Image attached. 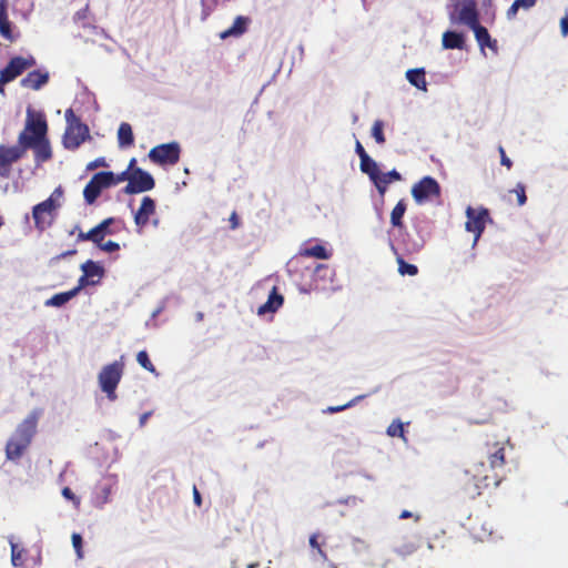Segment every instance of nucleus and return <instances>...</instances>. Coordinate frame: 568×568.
Here are the masks:
<instances>
[{
    "label": "nucleus",
    "instance_id": "13d9d810",
    "mask_svg": "<svg viewBox=\"0 0 568 568\" xmlns=\"http://www.w3.org/2000/svg\"><path fill=\"white\" fill-rule=\"evenodd\" d=\"M465 476H466V480H469V479H470V477H471V479L474 480V484L476 483V480L474 479V477H473V475H471L470 473H469V474H467V473H466V475H465ZM465 485H468V481H465ZM475 489H476V486H475V485H474V489H473V490H471V489H469V488H466V490L468 491V494H469V496H470L471 498H474V497H476V496H477V495H474V496H473V493L475 491Z\"/></svg>",
    "mask_w": 568,
    "mask_h": 568
},
{
    "label": "nucleus",
    "instance_id": "69168bd1",
    "mask_svg": "<svg viewBox=\"0 0 568 568\" xmlns=\"http://www.w3.org/2000/svg\"><path fill=\"white\" fill-rule=\"evenodd\" d=\"M422 247H423V243H420V244H414V246H413L412 251H413V252H418V251H420V248H422Z\"/></svg>",
    "mask_w": 568,
    "mask_h": 568
},
{
    "label": "nucleus",
    "instance_id": "6ab92c4d",
    "mask_svg": "<svg viewBox=\"0 0 568 568\" xmlns=\"http://www.w3.org/2000/svg\"><path fill=\"white\" fill-rule=\"evenodd\" d=\"M402 180V175L395 169L387 173H378L377 178L374 180V185L376 186L378 193L384 196L387 185L394 181Z\"/></svg>",
    "mask_w": 568,
    "mask_h": 568
},
{
    "label": "nucleus",
    "instance_id": "052dcab7",
    "mask_svg": "<svg viewBox=\"0 0 568 568\" xmlns=\"http://www.w3.org/2000/svg\"><path fill=\"white\" fill-rule=\"evenodd\" d=\"M152 415V412H146V413H143L141 416H140V426H144L148 422V419L150 418V416Z\"/></svg>",
    "mask_w": 568,
    "mask_h": 568
},
{
    "label": "nucleus",
    "instance_id": "3c124183",
    "mask_svg": "<svg viewBox=\"0 0 568 568\" xmlns=\"http://www.w3.org/2000/svg\"><path fill=\"white\" fill-rule=\"evenodd\" d=\"M229 221H230V224H231L230 227L232 230H235V229H237L240 226V217H239L236 212H232V214L230 215Z\"/></svg>",
    "mask_w": 568,
    "mask_h": 568
},
{
    "label": "nucleus",
    "instance_id": "a211bd4d",
    "mask_svg": "<svg viewBox=\"0 0 568 568\" xmlns=\"http://www.w3.org/2000/svg\"><path fill=\"white\" fill-rule=\"evenodd\" d=\"M33 67H36V59L32 55H19L11 58L8 65L0 71H24Z\"/></svg>",
    "mask_w": 568,
    "mask_h": 568
},
{
    "label": "nucleus",
    "instance_id": "37998d69",
    "mask_svg": "<svg viewBox=\"0 0 568 568\" xmlns=\"http://www.w3.org/2000/svg\"><path fill=\"white\" fill-rule=\"evenodd\" d=\"M359 398H362V396L356 397L355 399H353V400L348 402V403H347V404H345V405H341V406H329V407L326 409V412H327V413H331V414L342 412V410H344V409H346V408H348V407L353 406V405H354V403H355L357 399H359Z\"/></svg>",
    "mask_w": 568,
    "mask_h": 568
},
{
    "label": "nucleus",
    "instance_id": "20e7f679",
    "mask_svg": "<svg viewBox=\"0 0 568 568\" xmlns=\"http://www.w3.org/2000/svg\"><path fill=\"white\" fill-rule=\"evenodd\" d=\"M123 371L124 364L120 361H115L103 366L98 375L99 386L111 402L118 398L116 388L121 382Z\"/></svg>",
    "mask_w": 568,
    "mask_h": 568
},
{
    "label": "nucleus",
    "instance_id": "c03bdc74",
    "mask_svg": "<svg viewBox=\"0 0 568 568\" xmlns=\"http://www.w3.org/2000/svg\"><path fill=\"white\" fill-rule=\"evenodd\" d=\"M62 495L64 498L73 501V504L78 507L80 505V498L74 495V493L69 487H64L62 489Z\"/></svg>",
    "mask_w": 568,
    "mask_h": 568
},
{
    "label": "nucleus",
    "instance_id": "e2e57ef3",
    "mask_svg": "<svg viewBox=\"0 0 568 568\" xmlns=\"http://www.w3.org/2000/svg\"><path fill=\"white\" fill-rule=\"evenodd\" d=\"M410 517H413V514L410 511H408V510H403L400 513V515H399L400 519H407V518H410Z\"/></svg>",
    "mask_w": 568,
    "mask_h": 568
},
{
    "label": "nucleus",
    "instance_id": "72a5a7b5",
    "mask_svg": "<svg viewBox=\"0 0 568 568\" xmlns=\"http://www.w3.org/2000/svg\"><path fill=\"white\" fill-rule=\"evenodd\" d=\"M136 361L148 372L158 374L154 365L152 364V362L149 358L146 351H140L136 355Z\"/></svg>",
    "mask_w": 568,
    "mask_h": 568
},
{
    "label": "nucleus",
    "instance_id": "393cba45",
    "mask_svg": "<svg viewBox=\"0 0 568 568\" xmlns=\"http://www.w3.org/2000/svg\"><path fill=\"white\" fill-rule=\"evenodd\" d=\"M9 544L11 547V562L14 567H21L24 564L27 550L23 547H20L17 542L13 541V537L9 539Z\"/></svg>",
    "mask_w": 568,
    "mask_h": 568
},
{
    "label": "nucleus",
    "instance_id": "dca6fc26",
    "mask_svg": "<svg viewBox=\"0 0 568 568\" xmlns=\"http://www.w3.org/2000/svg\"><path fill=\"white\" fill-rule=\"evenodd\" d=\"M283 295L278 292L276 286H273L267 301L258 307L257 314L264 315L267 313H274L283 305Z\"/></svg>",
    "mask_w": 568,
    "mask_h": 568
},
{
    "label": "nucleus",
    "instance_id": "49530a36",
    "mask_svg": "<svg viewBox=\"0 0 568 568\" xmlns=\"http://www.w3.org/2000/svg\"><path fill=\"white\" fill-rule=\"evenodd\" d=\"M130 179H131V172H129L128 170L123 171L122 173L116 174V175L113 173L114 185H116L123 181H128V183H130Z\"/></svg>",
    "mask_w": 568,
    "mask_h": 568
},
{
    "label": "nucleus",
    "instance_id": "412c9836",
    "mask_svg": "<svg viewBox=\"0 0 568 568\" xmlns=\"http://www.w3.org/2000/svg\"><path fill=\"white\" fill-rule=\"evenodd\" d=\"M118 141L121 148L132 146L134 143V135L132 126L128 122H122L118 130Z\"/></svg>",
    "mask_w": 568,
    "mask_h": 568
},
{
    "label": "nucleus",
    "instance_id": "423d86ee",
    "mask_svg": "<svg viewBox=\"0 0 568 568\" xmlns=\"http://www.w3.org/2000/svg\"><path fill=\"white\" fill-rule=\"evenodd\" d=\"M446 10L453 24L467 26L479 17L476 0H448Z\"/></svg>",
    "mask_w": 568,
    "mask_h": 568
},
{
    "label": "nucleus",
    "instance_id": "4d7b16f0",
    "mask_svg": "<svg viewBox=\"0 0 568 568\" xmlns=\"http://www.w3.org/2000/svg\"><path fill=\"white\" fill-rule=\"evenodd\" d=\"M193 499H194L195 505L200 507L202 504V498H201V494H200L199 489L196 488V486L193 487Z\"/></svg>",
    "mask_w": 568,
    "mask_h": 568
},
{
    "label": "nucleus",
    "instance_id": "6e6d98bb",
    "mask_svg": "<svg viewBox=\"0 0 568 568\" xmlns=\"http://www.w3.org/2000/svg\"><path fill=\"white\" fill-rule=\"evenodd\" d=\"M560 29L564 37L568 36V16L561 19Z\"/></svg>",
    "mask_w": 568,
    "mask_h": 568
},
{
    "label": "nucleus",
    "instance_id": "e433bc0d",
    "mask_svg": "<svg viewBox=\"0 0 568 568\" xmlns=\"http://www.w3.org/2000/svg\"><path fill=\"white\" fill-rule=\"evenodd\" d=\"M511 192L516 194L518 205L523 206L527 201L525 185L523 183H517Z\"/></svg>",
    "mask_w": 568,
    "mask_h": 568
},
{
    "label": "nucleus",
    "instance_id": "09e8293b",
    "mask_svg": "<svg viewBox=\"0 0 568 568\" xmlns=\"http://www.w3.org/2000/svg\"><path fill=\"white\" fill-rule=\"evenodd\" d=\"M499 153H500V163L505 165L507 169H510L513 166V162L506 155V152L503 146H499Z\"/></svg>",
    "mask_w": 568,
    "mask_h": 568
},
{
    "label": "nucleus",
    "instance_id": "c85d7f7f",
    "mask_svg": "<svg viewBox=\"0 0 568 568\" xmlns=\"http://www.w3.org/2000/svg\"><path fill=\"white\" fill-rule=\"evenodd\" d=\"M114 217H108L93 227V231L95 232L100 242L104 240L105 235H112L116 232L110 227L112 224H114Z\"/></svg>",
    "mask_w": 568,
    "mask_h": 568
},
{
    "label": "nucleus",
    "instance_id": "bf43d9fd",
    "mask_svg": "<svg viewBox=\"0 0 568 568\" xmlns=\"http://www.w3.org/2000/svg\"><path fill=\"white\" fill-rule=\"evenodd\" d=\"M38 74L40 75V80H39L38 84H36V85L33 87L34 89H39V88H40V85H41L42 83H45V82L48 81V78H49V77H48V75H49V73H38Z\"/></svg>",
    "mask_w": 568,
    "mask_h": 568
},
{
    "label": "nucleus",
    "instance_id": "f3484780",
    "mask_svg": "<svg viewBox=\"0 0 568 568\" xmlns=\"http://www.w3.org/2000/svg\"><path fill=\"white\" fill-rule=\"evenodd\" d=\"M250 19L247 17L237 16L233 24L220 33V38L225 40L227 38H239L245 33Z\"/></svg>",
    "mask_w": 568,
    "mask_h": 568
},
{
    "label": "nucleus",
    "instance_id": "f257e3e1",
    "mask_svg": "<svg viewBox=\"0 0 568 568\" xmlns=\"http://www.w3.org/2000/svg\"><path fill=\"white\" fill-rule=\"evenodd\" d=\"M508 443L509 438L505 435L497 433H487L485 435L481 450L483 455L488 460V466L480 462L467 470V474L470 473L476 480V489L473 496L480 495L481 490L488 488L490 485H499L500 479L495 473V469L501 468L506 464L505 449Z\"/></svg>",
    "mask_w": 568,
    "mask_h": 568
},
{
    "label": "nucleus",
    "instance_id": "58836bf2",
    "mask_svg": "<svg viewBox=\"0 0 568 568\" xmlns=\"http://www.w3.org/2000/svg\"><path fill=\"white\" fill-rule=\"evenodd\" d=\"M78 241H91L92 243H100L99 237L97 236L93 229L88 232H80L78 235Z\"/></svg>",
    "mask_w": 568,
    "mask_h": 568
},
{
    "label": "nucleus",
    "instance_id": "ddd939ff",
    "mask_svg": "<svg viewBox=\"0 0 568 568\" xmlns=\"http://www.w3.org/2000/svg\"><path fill=\"white\" fill-rule=\"evenodd\" d=\"M466 230L475 234L474 243H476L485 230L487 220H489V212L485 207L475 210L471 206H468L466 210Z\"/></svg>",
    "mask_w": 568,
    "mask_h": 568
},
{
    "label": "nucleus",
    "instance_id": "f704fd0d",
    "mask_svg": "<svg viewBox=\"0 0 568 568\" xmlns=\"http://www.w3.org/2000/svg\"><path fill=\"white\" fill-rule=\"evenodd\" d=\"M383 130H384L383 121L376 120L372 128V135L378 144H383L386 141Z\"/></svg>",
    "mask_w": 568,
    "mask_h": 568
},
{
    "label": "nucleus",
    "instance_id": "7ed1b4c3",
    "mask_svg": "<svg viewBox=\"0 0 568 568\" xmlns=\"http://www.w3.org/2000/svg\"><path fill=\"white\" fill-rule=\"evenodd\" d=\"M39 410H32L16 428L6 445V458L18 462L31 445L37 433Z\"/></svg>",
    "mask_w": 568,
    "mask_h": 568
},
{
    "label": "nucleus",
    "instance_id": "864d4df0",
    "mask_svg": "<svg viewBox=\"0 0 568 568\" xmlns=\"http://www.w3.org/2000/svg\"><path fill=\"white\" fill-rule=\"evenodd\" d=\"M88 12H89V6L87 4L83 9L79 10L75 16H74V19L77 21H81V20H84L88 16Z\"/></svg>",
    "mask_w": 568,
    "mask_h": 568
},
{
    "label": "nucleus",
    "instance_id": "0e129e2a",
    "mask_svg": "<svg viewBox=\"0 0 568 568\" xmlns=\"http://www.w3.org/2000/svg\"><path fill=\"white\" fill-rule=\"evenodd\" d=\"M135 163H136V160L135 159H131V161L129 163V168H128L129 172L130 171L132 172L134 170L133 166L135 165Z\"/></svg>",
    "mask_w": 568,
    "mask_h": 568
},
{
    "label": "nucleus",
    "instance_id": "2eb2a0df",
    "mask_svg": "<svg viewBox=\"0 0 568 568\" xmlns=\"http://www.w3.org/2000/svg\"><path fill=\"white\" fill-rule=\"evenodd\" d=\"M467 27L474 31L476 41L478 42L480 49H484L485 47L491 49L495 48L496 41L491 40L487 28L479 23V17L475 19L474 23H468Z\"/></svg>",
    "mask_w": 568,
    "mask_h": 568
},
{
    "label": "nucleus",
    "instance_id": "aec40b11",
    "mask_svg": "<svg viewBox=\"0 0 568 568\" xmlns=\"http://www.w3.org/2000/svg\"><path fill=\"white\" fill-rule=\"evenodd\" d=\"M465 44V38L463 33L457 31L448 30L443 34V47L444 49H463Z\"/></svg>",
    "mask_w": 568,
    "mask_h": 568
},
{
    "label": "nucleus",
    "instance_id": "79ce46f5",
    "mask_svg": "<svg viewBox=\"0 0 568 568\" xmlns=\"http://www.w3.org/2000/svg\"><path fill=\"white\" fill-rule=\"evenodd\" d=\"M21 73H0V92H3V84L14 80Z\"/></svg>",
    "mask_w": 568,
    "mask_h": 568
},
{
    "label": "nucleus",
    "instance_id": "7c9ffc66",
    "mask_svg": "<svg viewBox=\"0 0 568 568\" xmlns=\"http://www.w3.org/2000/svg\"><path fill=\"white\" fill-rule=\"evenodd\" d=\"M81 268L88 277H101L103 275V268L91 260L83 263Z\"/></svg>",
    "mask_w": 568,
    "mask_h": 568
},
{
    "label": "nucleus",
    "instance_id": "5fc2aeb1",
    "mask_svg": "<svg viewBox=\"0 0 568 568\" xmlns=\"http://www.w3.org/2000/svg\"><path fill=\"white\" fill-rule=\"evenodd\" d=\"M355 151L361 160L363 159V156L368 155L359 141H356Z\"/></svg>",
    "mask_w": 568,
    "mask_h": 568
},
{
    "label": "nucleus",
    "instance_id": "1a4fd4ad",
    "mask_svg": "<svg viewBox=\"0 0 568 568\" xmlns=\"http://www.w3.org/2000/svg\"><path fill=\"white\" fill-rule=\"evenodd\" d=\"M114 185L113 172L103 171L95 173L83 190V197L87 204L92 205L100 196L102 190Z\"/></svg>",
    "mask_w": 568,
    "mask_h": 568
},
{
    "label": "nucleus",
    "instance_id": "680f3d73",
    "mask_svg": "<svg viewBox=\"0 0 568 568\" xmlns=\"http://www.w3.org/2000/svg\"><path fill=\"white\" fill-rule=\"evenodd\" d=\"M75 253H77V250H70V251H67V252H63V253H61V254L57 255V256L54 257V260L59 261V260L64 258V257H67V256L73 255V254H75Z\"/></svg>",
    "mask_w": 568,
    "mask_h": 568
},
{
    "label": "nucleus",
    "instance_id": "a19ab883",
    "mask_svg": "<svg viewBox=\"0 0 568 568\" xmlns=\"http://www.w3.org/2000/svg\"><path fill=\"white\" fill-rule=\"evenodd\" d=\"M71 539H72L73 548L77 551L78 558H82L83 554H82V537H81V535L74 532V534H72Z\"/></svg>",
    "mask_w": 568,
    "mask_h": 568
},
{
    "label": "nucleus",
    "instance_id": "5701e85b",
    "mask_svg": "<svg viewBox=\"0 0 568 568\" xmlns=\"http://www.w3.org/2000/svg\"><path fill=\"white\" fill-rule=\"evenodd\" d=\"M77 296V290L54 294L45 301V306L61 307Z\"/></svg>",
    "mask_w": 568,
    "mask_h": 568
},
{
    "label": "nucleus",
    "instance_id": "8fccbe9b",
    "mask_svg": "<svg viewBox=\"0 0 568 568\" xmlns=\"http://www.w3.org/2000/svg\"><path fill=\"white\" fill-rule=\"evenodd\" d=\"M89 277L83 273V275L79 278V283L75 287H73L72 290H77V295L79 294V292L89 284Z\"/></svg>",
    "mask_w": 568,
    "mask_h": 568
},
{
    "label": "nucleus",
    "instance_id": "b1692460",
    "mask_svg": "<svg viewBox=\"0 0 568 568\" xmlns=\"http://www.w3.org/2000/svg\"><path fill=\"white\" fill-rule=\"evenodd\" d=\"M308 542L311 548L315 550L324 561H328L327 554L323 549V546L326 544V539L320 532L312 534L310 536Z\"/></svg>",
    "mask_w": 568,
    "mask_h": 568
},
{
    "label": "nucleus",
    "instance_id": "4468645a",
    "mask_svg": "<svg viewBox=\"0 0 568 568\" xmlns=\"http://www.w3.org/2000/svg\"><path fill=\"white\" fill-rule=\"evenodd\" d=\"M155 201L151 196H144L139 210L134 213V223L138 233H142L143 229L150 222L151 216L155 214Z\"/></svg>",
    "mask_w": 568,
    "mask_h": 568
},
{
    "label": "nucleus",
    "instance_id": "f8f14e48",
    "mask_svg": "<svg viewBox=\"0 0 568 568\" xmlns=\"http://www.w3.org/2000/svg\"><path fill=\"white\" fill-rule=\"evenodd\" d=\"M155 186L153 176L143 171L141 168H135L131 172L130 183L123 189L125 194H138L146 191H151Z\"/></svg>",
    "mask_w": 568,
    "mask_h": 568
},
{
    "label": "nucleus",
    "instance_id": "9d476101",
    "mask_svg": "<svg viewBox=\"0 0 568 568\" xmlns=\"http://www.w3.org/2000/svg\"><path fill=\"white\" fill-rule=\"evenodd\" d=\"M181 148L178 142L156 145L149 152V158L159 165H174L179 162Z\"/></svg>",
    "mask_w": 568,
    "mask_h": 568
},
{
    "label": "nucleus",
    "instance_id": "4c0bfd02",
    "mask_svg": "<svg viewBox=\"0 0 568 568\" xmlns=\"http://www.w3.org/2000/svg\"><path fill=\"white\" fill-rule=\"evenodd\" d=\"M95 245L100 250L108 252V253L118 252L120 250L119 243H116L114 241H106V242L101 241L100 243H95Z\"/></svg>",
    "mask_w": 568,
    "mask_h": 568
},
{
    "label": "nucleus",
    "instance_id": "338daca9",
    "mask_svg": "<svg viewBox=\"0 0 568 568\" xmlns=\"http://www.w3.org/2000/svg\"><path fill=\"white\" fill-rule=\"evenodd\" d=\"M406 71L417 72V71H425V69L424 68H410V69H407Z\"/></svg>",
    "mask_w": 568,
    "mask_h": 568
},
{
    "label": "nucleus",
    "instance_id": "39448f33",
    "mask_svg": "<svg viewBox=\"0 0 568 568\" xmlns=\"http://www.w3.org/2000/svg\"><path fill=\"white\" fill-rule=\"evenodd\" d=\"M67 130L63 135V145L69 150L78 149L90 135L89 128L75 116L72 109L65 110Z\"/></svg>",
    "mask_w": 568,
    "mask_h": 568
},
{
    "label": "nucleus",
    "instance_id": "774afa93",
    "mask_svg": "<svg viewBox=\"0 0 568 568\" xmlns=\"http://www.w3.org/2000/svg\"><path fill=\"white\" fill-rule=\"evenodd\" d=\"M327 562H328V567H329V568H336V566H335V564H334V562H332V561H329V560H328Z\"/></svg>",
    "mask_w": 568,
    "mask_h": 568
},
{
    "label": "nucleus",
    "instance_id": "cd10ccee",
    "mask_svg": "<svg viewBox=\"0 0 568 568\" xmlns=\"http://www.w3.org/2000/svg\"><path fill=\"white\" fill-rule=\"evenodd\" d=\"M361 171L369 176L372 182L377 178L379 169L377 163L369 156H363L359 164Z\"/></svg>",
    "mask_w": 568,
    "mask_h": 568
},
{
    "label": "nucleus",
    "instance_id": "f03ea898",
    "mask_svg": "<svg viewBox=\"0 0 568 568\" xmlns=\"http://www.w3.org/2000/svg\"><path fill=\"white\" fill-rule=\"evenodd\" d=\"M48 123L42 113L28 110L26 126L18 135V142L28 150L31 149L37 166L48 162L52 158V149L47 136Z\"/></svg>",
    "mask_w": 568,
    "mask_h": 568
},
{
    "label": "nucleus",
    "instance_id": "4be33fe9",
    "mask_svg": "<svg viewBox=\"0 0 568 568\" xmlns=\"http://www.w3.org/2000/svg\"><path fill=\"white\" fill-rule=\"evenodd\" d=\"M0 34L6 39H12V28L7 14L6 0H0Z\"/></svg>",
    "mask_w": 568,
    "mask_h": 568
},
{
    "label": "nucleus",
    "instance_id": "0eeeda50",
    "mask_svg": "<svg viewBox=\"0 0 568 568\" xmlns=\"http://www.w3.org/2000/svg\"><path fill=\"white\" fill-rule=\"evenodd\" d=\"M54 195H62L61 187H57L50 197L33 206L32 217L34 220V226L39 231H44L53 223L55 211L60 206L53 199Z\"/></svg>",
    "mask_w": 568,
    "mask_h": 568
},
{
    "label": "nucleus",
    "instance_id": "bb28decb",
    "mask_svg": "<svg viewBox=\"0 0 568 568\" xmlns=\"http://www.w3.org/2000/svg\"><path fill=\"white\" fill-rule=\"evenodd\" d=\"M418 549V545L410 540L404 539L394 547V552L402 558L413 555Z\"/></svg>",
    "mask_w": 568,
    "mask_h": 568
},
{
    "label": "nucleus",
    "instance_id": "9b49d317",
    "mask_svg": "<svg viewBox=\"0 0 568 568\" xmlns=\"http://www.w3.org/2000/svg\"><path fill=\"white\" fill-rule=\"evenodd\" d=\"M412 196L417 204H423L440 196V185L432 176H424L412 187Z\"/></svg>",
    "mask_w": 568,
    "mask_h": 568
},
{
    "label": "nucleus",
    "instance_id": "473e14b6",
    "mask_svg": "<svg viewBox=\"0 0 568 568\" xmlns=\"http://www.w3.org/2000/svg\"><path fill=\"white\" fill-rule=\"evenodd\" d=\"M386 433L390 437L405 438L404 424L399 419L393 420L392 424L387 427Z\"/></svg>",
    "mask_w": 568,
    "mask_h": 568
},
{
    "label": "nucleus",
    "instance_id": "a878e982",
    "mask_svg": "<svg viewBox=\"0 0 568 568\" xmlns=\"http://www.w3.org/2000/svg\"><path fill=\"white\" fill-rule=\"evenodd\" d=\"M407 205L404 200H399L390 212V224L394 227H403V217Z\"/></svg>",
    "mask_w": 568,
    "mask_h": 568
},
{
    "label": "nucleus",
    "instance_id": "603ef678",
    "mask_svg": "<svg viewBox=\"0 0 568 568\" xmlns=\"http://www.w3.org/2000/svg\"><path fill=\"white\" fill-rule=\"evenodd\" d=\"M518 11H519V8L517 7V4L514 1L513 4L507 10V13H506L507 18L509 20L514 19L516 17V14L518 13Z\"/></svg>",
    "mask_w": 568,
    "mask_h": 568
},
{
    "label": "nucleus",
    "instance_id": "a18cd8bd",
    "mask_svg": "<svg viewBox=\"0 0 568 568\" xmlns=\"http://www.w3.org/2000/svg\"><path fill=\"white\" fill-rule=\"evenodd\" d=\"M515 3L517 4V7L520 9H524V10H529L531 9L532 7L536 6L537 3V0H515Z\"/></svg>",
    "mask_w": 568,
    "mask_h": 568
},
{
    "label": "nucleus",
    "instance_id": "ea45409f",
    "mask_svg": "<svg viewBox=\"0 0 568 568\" xmlns=\"http://www.w3.org/2000/svg\"><path fill=\"white\" fill-rule=\"evenodd\" d=\"M215 0H201L203 19L210 16V13L213 11L215 7Z\"/></svg>",
    "mask_w": 568,
    "mask_h": 568
},
{
    "label": "nucleus",
    "instance_id": "c9c22d12",
    "mask_svg": "<svg viewBox=\"0 0 568 568\" xmlns=\"http://www.w3.org/2000/svg\"><path fill=\"white\" fill-rule=\"evenodd\" d=\"M406 79L416 88L420 90H426V80L425 74L426 73H405Z\"/></svg>",
    "mask_w": 568,
    "mask_h": 568
},
{
    "label": "nucleus",
    "instance_id": "6e6552de",
    "mask_svg": "<svg viewBox=\"0 0 568 568\" xmlns=\"http://www.w3.org/2000/svg\"><path fill=\"white\" fill-rule=\"evenodd\" d=\"M28 149L17 142L14 145L0 144V178L9 179L12 173V165L24 158Z\"/></svg>",
    "mask_w": 568,
    "mask_h": 568
},
{
    "label": "nucleus",
    "instance_id": "de8ad7c7",
    "mask_svg": "<svg viewBox=\"0 0 568 568\" xmlns=\"http://www.w3.org/2000/svg\"><path fill=\"white\" fill-rule=\"evenodd\" d=\"M100 166H106V162H105L104 158H98L94 161H91L90 163H88L87 170L92 171Z\"/></svg>",
    "mask_w": 568,
    "mask_h": 568
},
{
    "label": "nucleus",
    "instance_id": "c756f323",
    "mask_svg": "<svg viewBox=\"0 0 568 568\" xmlns=\"http://www.w3.org/2000/svg\"><path fill=\"white\" fill-rule=\"evenodd\" d=\"M301 255L307 257H316L321 260H327L331 256L327 250L321 244H316L312 247L304 248L303 251H301Z\"/></svg>",
    "mask_w": 568,
    "mask_h": 568
},
{
    "label": "nucleus",
    "instance_id": "2f4dec72",
    "mask_svg": "<svg viewBox=\"0 0 568 568\" xmlns=\"http://www.w3.org/2000/svg\"><path fill=\"white\" fill-rule=\"evenodd\" d=\"M398 273L400 275L415 276L418 273V268L414 264L407 263L400 255L397 256Z\"/></svg>",
    "mask_w": 568,
    "mask_h": 568
}]
</instances>
